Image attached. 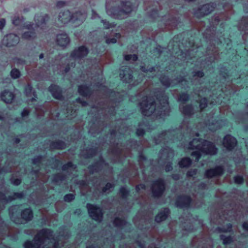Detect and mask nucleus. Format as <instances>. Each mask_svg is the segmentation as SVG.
Instances as JSON below:
<instances>
[{
  "mask_svg": "<svg viewBox=\"0 0 248 248\" xmlns=\"http://www.w3.org/2000/svg\"><path fill=\"white\" fill-rule=\"evenodd\" d=\"M58 241L54 240L53 232L43 229L34 236L32 241L27 240L23 244L24 248H59Z\"/></svg>",
  "mask_w": 248,
  "mask_h": 248,
  "instance_id": "nucleus-1",
  "label": "nucleus"
},
{
  "mask_svg": "<svg viewBox=\"0 0 248 248\" xmlns=\"http://www.w3.org/2000/svg\"><path fill=\"white\" fill-rule=\"evenodd\" d=\"M141 114L145 116H153L155 118L160 117L164 112V106L157 103L153 97H147L140 103Z\"/></svg>",
  "mask_w": 248,
  "mask_h": 248,
  "instance_id": "nucleus-2",
  "label": "nucleus"
},
{
  "mask_svg": "<svg viewBox=\"0 0 248 248\" xmlns=\"http://www.w3.org/2000/svg\"><path fill=\"white\" fill-rule=\"evenodd\" d=\"M218 214L219 217L223 220H230L232 217L235 220L239 219L244 216L243 207L240 204L235 205L231 210H221Z\"/></svg>",
  "mask_w": 248,
  "mask_h": 248,
  "instance_id": "nucleus-3",
  "label": "nucleus"
},
{
  "mask_svg": "<svg viewBox=\"0 0 248 248\" xmlns=\"http://www.w3.org/2000/svg\"><path fill=\"white\" fill-rule=\"evenodd\" d=\"M205 140L202 139L195 138L189 142L188 149L192 150H196L192 151L190 154L192 159L194 161L198 162L201 158L202 156L201 151Z\"/></svg>",
  "mask_w": 248,
  "mask_h": 248,
  "instance_id": "nucleus-4",
  "label": "nucleus"
},
{
  "mask_svg": "<svg viewBox=\"0 0 248 248\" xmlns=\"http://www.w3.org/2000/svg\"><path fill=\"white\" fill-rule=\"evenodd\" d=\"M86 208L89 216L93 219L99 222H102L104 213L102 208L91 203H87Z\"/></svg>",
  "mask_w": 248,
  "mask_h": 248,
  "instance_id": "nucleus-5",
  "label": "nucleus"
},
{
  "mask_svg": "<svg viewBox=\"0 0 248 248\" xmlns=\"http://www.w3.org/2000/svg\"><path fill=\"white\" fill-rule=\"evenodd\" d=\"M216 7V4L209 3L199 6L194 12V15L200 18L208 15L212 12Z\"/></svg>",
  "mask_w": 248,
  "mask_h": 248,
  "instance_id": "nucleus-6",
  "label": "nucleus"
},
{
  "mask_svg": "<svg viewBox=\"0 0 248 248\" xmlns=\"http://www.w3.org/2000/svg\"><path fill=\"white\" fill-rule=\"evenodd\" d=\"M89 53L88 48L84 46L76 47L71 53L70 57L75 60H81L85 58Z\"/></svg>",
  "mask_w": 248,
  "mask_h": 248,
  "instance_id": "nucleus-7",
  "label": "nucleus"
},
{
  "mask_svg": "<svg viewBox=\"0 0 248 248\" xmlns=\"http://www.w3.org/2000/svg\"><path fill=\"white\" fill-rule=\"evenodd\" d=\"M153 195L154 197H161L165 190V183L163 180L159 179L155 181L151 187Z\"/></svg>",
  "mask_w": 248,
  "mask_h": 248,
  "instance_id": "nucleus-8",
  "label": "nucleus"
},
{
  "mask_svg": "<svg viewBox=\"0 0 248 248\" xmlns=\"http://www.w3.org/2000/svg\"><path fill=\"white\" fill-rule=\"evenodd\" d=\"M192 199L190 195L182 194L177 198L176 205L180 208H187L189 207Z\"/></svg>",
  "mask_w": 248,
  "mask_h": 248,
  "instance_id": "nucleus-9",
  "label": "nucleus"
},
{
  "mask_svg": "<svg viewBox=\"0 0 248 248\" xmlns=\"http://www.w3.org/2000/svg\"><path fill=\"white\" fill-rule=\"evenodd\" d=\"M24 93L26 96L32 97L31 98L27 100V102L28 103L30 102L32 103L36 101L35 98L37 97V94L34 89L32 87L31 81L30 79L27 80V84L25 87Z\"/></svg>",
  "mask_w": 248,
  "mask_h": 248,
  "instance_id": "nucleus-10",
  "label": "nucleus"
},
{
  "mask_svg": "<svg viewBox=\"0 0 248 248\" xmlns=\"http://www.w3.org/2000/svg\"><path fill=\"white\" fill-rule=\"evenodd\" d=\"M217 148L215 145L211 141L206 140L203 144V147L201 151L202 153L207 155H214L217 154Z\"/></svg>",
  "mask_w": 248,
  "mask_h": 248,
  "instance_id": "nucleus-11",
  "label": "nucleus"
},
{
  "mask_svg": "<svg viewBox=\"0 0 248 248\" xmlns=\"http://www.w3.org/2000/svg\"><path fill=\"white\" fill-rule=\"evenodd\" d=\"M46 110L49 111L50 115L58 116L59 112L58 111L59 108L58 103L55 101L46 102L44 103L42 106Z\"/></svg>",
  "mask_w": 248,
  "mask_h": 248,
  "instance_id": "nucleus-12",
  "label": "nucleus"
},
{
  "mask_svg": "<svg viewBox=\"0 0 248 248\" xmlns=\"http://www.w3.org/2000/svg\"><path fill=\"white\" fill-rule=\"evenodd\" d=\"M33 24H29L25 26V28L29 31L24 32L21 35L22 39L27 40H33L37 37V34L33 28Z\"/></svg>",
  "mask_w": 248,
  "mask_h": 248,
  "instance_id": "nucleus-13",
  "label": "nucleus"
},
{
  "mask_svg": "<svg viewBox=\"0 0 248 248\" xmlns=\"http://www.w3.org/2000/svg\"><path fill=\"white\" fill-rule=\"evenodd\" d=\"M19 42V37L14 33H10L7 35L3 39V44L7 47L15 46Z\"/></svg>",
  "mask_w": 248,
  "mask_h": 248,
  "instance_id": "nucleus-14",
  "label": "nucleus"
},
{
  "mask_svg": "<svg viewBox=\"0 0 248 248\" xmlns=\"http://www.w3.org/2000/svg\"><path fill=\"white\" fill-rule=\"evenodd\" d=\"M48 91L55 99L61 101L64 100V97L62 94V89L58 85L51 84L48 88Z\"/></svg>",
  "mask_w": 248,
  "mask_h": 248,
  "instance_id": "nucleus-15",
  "label": "nucleus"
},
{
  "mask_svg": "<svg viewBox=\"0 0 248 248\" xmlns=\"http://www.w3.org/2000/svg\"><path fill=\"white\" fill-rule=\"evenodd\" d=\"M224 172L222 166H218L214 168L206 170L205 176L208 178H211L214 177H219L222 176Z\"/></svg>",
  "mask_w": 248,
  "mask_h": 248,
  "instance_id": "nucleus-16",
  "label": "nucleus"
},
{
  "mask_svg": "<svg viewBox=\"0 0 248 248\" xmlns=\"http://www.w3.org/2000/svg\"><path fill=\"white\" fill-rule=\"evenodd\" d=\"M235 138L230 135H227L223 139V145L229 151L232 150L237 145Z\"/></svg>",
  "mask_w": 248,
  "mask_h": 248,
  "instance_id": "nucleus-17",
  "label": "nucleus"
},
{
  "mask_svg": "<svg viewBox=\"0 0 248 248\" xmlns=\"http://www.w3.org/2000/svg\"><path fill=\"white\" fill-rule=\"evenodd\" d=\"M50 17L48 14L37 16L35 17V22L37 27L43 28L46 27L49 20Z\"/></svg>",
  "mask_w": 248,
  "mask_h": 248,
  "instance_id": "nucleus-18",
  "label": "nucleus"
},
{
  "mask_svg": "<svg viewBox=\"0 0 248 248\" xmlns=\"http://www.w3.org/2000/svg\"><path fill=\"white\" fill-rule=\"evenodd\" d=\"M70 41V38L66 33L59 34L57 35V44L63 48L65 47L69 44Z\"/></svg>",
  "mask_w": 248,
  "mask_h": 248,
  "instance_id": "nucleus-19",
  "label": "nucleus"
},
{
  "mask_svg": "<svg viewBox=\"0 0 248 248\" xmlns=\"http://www.w3.org/2000/svg\"><path fill=\"white\" fill-rule=\"evenodd\" d=\"M15 94L9 90H5L0 94L1 100L6 104H11L15 98Z\"/></svg>",
  "mask_w": 248,
  "mask_h": 248,
  "instance_id": "nucleus-20",
  "label": "nucleus"
},
{
  "mask_svg": "<svg viewBox=\"0 0 248 248\" xmlns=\"http://www.w3.org/2000/svg\"><path fill=\"white\" fill-rule=\"evenodd\" d=\"M170 213L169 208H164L159 211L158 214L155 217V221L157 223H160L165 220Z\"/></svg>",
  "mask_w": 248,
  "mask_h": 248,
  "instance_id": "nucleus-21",
  "label": "nucleus"
},
{
  "mask_svg": "<svg viewBox=\"0 0 248 248\" xmlns=\"http://www.w3.org/2000/svg\"><path fill=\"white\" fill-rule=\"evenodd\" d=\"M121 34L120 33H115L111 31L110 34H107L104 36L105 42L108 44H114L117 42V39H120Z\"/></svg>",
  "mask_w": 248,
  "mask_h": 248,
  "instance_id": "nucleus-22",
  "label": "nucleus"
},
{
  "mask_svg": "<svg viewBox=\"0 0 248 248\" xmlns=\"http://www.w3.org/2000/svg\"><path fill=\"white\" fill-rule=\"evenodd\" d=\"M50 150L51 151L54 150H62L66 148V144L63 141L57 140L52 141L49 145Z\"/></svg>",
  "mask_w": 248,
  "mask_h": 248,
  "instance_id": "nucleus-23",
  "label": "nucleus"
},
{
  "mask_svg": "<svg viewBox=\"0 0 248 248\" xmlns=\"http://www.w3.org/2000/svg\"><path fill=\"white\" fill-rule=\"evenodd\" d=\"M20 216L21 218L26 221H31L33 217L32 211L31 208H26L22 210Z\"/></svg>",
  "mask_w": 248,
  "mask_h": 248,
  "instance_id": "nucleus-24",
  "label": "nucleus"
},
{
  "mask_svg": "<svg viewBox=\"0 0 248 248\" xmlns=\"http://www.w3.org/2000/svg\"><path fill=\"white\" fill-rule=\"evenodd\" d=\"M121 7L122 10L120 12H123L125 15L129 14L132 11L133 6L132 3L129 1H122Z\"/></svg>",
  "mask_w": 248,
  "mask_h": 248,
  "instance_id": "nucleus-25",
  "label": "nucleus"
},
{
  "mask_svg": "<svg viewBox=\"0 0 248 248\" xmlns=\"http://www.w3.org/2000/svg\"><path fill=\"white\" fill-rule=\"evenodd\" d=\"M78 92L81 95L84 97H90L92 94V91L90 88L84 85L78 86Z\"/></svg>",
  "mask_w": 248,
  "mask_h": 248,
  "instance_id": "nucleus-26",
  "label": "nucleus"
},
{
  "mask_svg": "<svg viewBox=\"0 0 248 248\" xmlns=\"http://www.w3.org/2000/svg\"><path fill=\"white\" fill-rule=\"evenodd\" d=\"M97 152V148H90L87 149L84 152V156L85 158H92L96 155Z\"/></svg>",
  "mask_w": 248,
  "mask_h": 248,
  "instance_id": "nucleus-27",
  "label": "nucleus"
},
{
  "mask_svg": "<svg viewBox=\"0 0 248 248\" xmlns=\"http://www.w3.org/2000/svg\"><path fill=\"white\" fill-rule=\"evenodd\" d=\"M65 178V175L62 173H58L53 176L52 181L55 184H58L61 183Z\"/></svg>",
  "mask_w": 248,
  "mask_h": 248,
  "instance_id": "nucleus-28",
  "label": "nucleus"
},
{
  "mask_svg": "<svg viewBox=\"0 0 248 248\" xmlns=\"http://www.w3.org/2000/svg\"><path fill=\"white\" fill-rule=\"evenodd\" d=\"M181 109H182V112L185 115L191 116L193 114L194 108L191 105L188 104L183 106Z\"/></svg>",
  "mask_w": 248,
  "mask_h": 248,
  "instance_id": "nucleus-29",
  "label": "nucleus"
},
{
  "mask_svg": "<svg viewBox=\"0 0 248 248\" xmlns=\"http://www.w3.org/2000/svg\"><path fill=\"white\" fill-rule=\"evenodd\" d=\"M192 163L191 159L189 157H184L179 162V167L181 168L189 167Z\"/></svg>",
  "mask_w": 248,
  "mask_h": 248,
  "instance_id": "nucleus-30",
  "label": "nucleus"
},
{
  "mask_svg": "<svg viewBox=\"0 0 248 248\" xmlns=\"http://www.w3.org/2000/svg\"><path fill=\"white\" fill-rule=\"evenodd\" d=\"M113 224L115 227L120 228L125 226L126 222L124 218L116 217L114 219Z\"/></svg>",
  "mask_w": 248,
  "mask_h": 248,
  "instance_id": "nucleus-31",
  "label": "nucleus"
},
{
  "mask_svg": "<svg viewBox=\"0 0 248 248\" xmlns=\"http://www.w3.org/2000/svg\"><path fill=\"white\" fill-rule=\"evenodd\" d=\"M70 16L68 13L63 12L59 15V19L64 24L67 23L70 20Z\"/></svg>",
  "mask_w": 248,
  "mask_h": 248,
  "instance_id": "nucleus-32",
  "label": "nucleus"
},
{
  "mask_svg": "<svg viewBox=\"0 0 248 248\" xmlns=\"http://www.w3.org/2000/svg\"><path fill=\"white\" fill-rule=\"evenodd\" d=\"M160 81L162 84L166 87H169L170 85V80L165 75L161 76L160 78Z\"/></svg>",
  "mask_w": 248,
  "mask_h": 248,
  "instance_id": "nucleus-33",
  "label": "nucleus"
},
{
  "mask_svg": "<svg viewBox=\"0 0 248 248\" xmlns=\"http://www.w3.org/2000/svg\"><path fill=\"white\" fill-rule=\"evenodd\" d=\"M20 205H16L13 206L11 208V210H10V213L13 217H16L17 212H20V211L21 210L20 209Z\"/></svg>",
  "mask_w": 248,
  "mask_h": 248,
  "instance_id": "nucleus-34",
  "label": "nucleus"
},
{
  "mask_svg": "<svg viewBox=\"0 0 248 248\" xmlns=\"http://www.w3.org/2000/svg\"><path fill=\"white\" fill-rule=\"evenodd\" d=\"M138 57L136 54H125L124 55V60L126 61L132 60L133 62L138 60Z\"/></svg>",
  "mask_w": 248,
  "mask_h": 248,
  "instance_id": "nucleus-35",
  "label": "nucleus"
},
{
  "mask_svg": "<svg viewBox=\"0 0 248 248\" xmlns=\"http://www.w3.org/2000/svg\"><path fill=\"white\" fill-rule=\"evenodd\" d=\"M10 75L11 77L14 79L18 78L21 76V74L19 70L16 68H13L11 70Z\"/></svg>",
  "mask_w": 248,
  "mask_h": 248,
  "instance_id": "nucleus-36",
  "label": "nucleus"
},
{
  "mask_svg": "<svg viewBox=\"0 0 248 248\" xmlns=\"http://www.w3.org/2000/svg\"><path fill=\"white\" fill-rule=\"evenodd\" d=\"M178 100L184 103L187 101L189 99V96L186 93H182L178 95Z\"/></svg>",
  "mask_w": 248,
  "mask_h": 248,
  "instance_id": "nucleus-37",
  "label": "nucleus"
},
{
  "mask_svg": "<svg viewBox=\"0 0 248 248\" xmlns=\"http://www.w3.org/2000/svg\"><path fill=\"white\" fill-rule=\"evenodd\" d=\"M129 194L128 191L124 187L120 188L119 191L120 196L122 199H126Z\"/></svg>",
  "mask_w": 248,
  "mask_h": 248,
  "instance_id": "nucleus-38",
  "label": "nucleus"
},
{
  "mask_svg": "<svg viewBox=\"0 0 248 248\" xmlns=\"http://www.w3.org/2000/svg\"><path fill=\"white\" fill-rule=\"evenodd\" d=\"M200 111L203 110L207 106V100L205 98L201 99L199 102Z\"/></svg>",
  "mask_w": 248,
  "mask_h": 248,
  "instance_id": "nucleus-39",
  "label": "nucleus"
},
{
  "mask_svg": "<svg viewBox=\"0 0 248 248\" xmlns=\"http://www.w3.org/2000/svg\"><path fill=\"white\" fill-rule=\"evenodd\" d=\"M114 187V185L110 183H108L105 186H104L102 189V192L103 193H108L111 191V189Z\"/></svg>",
  "mask_w": 248,
  "mask_h": 248,
  "instance_id": "nucleus-40",
  "label": "nucleus"
},
{
  "mask_svg": "<svg viewBox=\"0 0 248 248\" xmlns=\"http://www.w3.org/2000/svg\"><path fill=\"white\" fill-rule=\"evenodd\" d=\"M24 197V195L22 192H15L11 196H9V198L11 200H14L17 199H22Z\"/></svg>",
  "mask_w": 248,
  "mask_h": 248,
  "instance_id": "nucleus-41",
  "label": "nucleus"
},
{
  "mask_svg": "<svg viewBox=\"0 0 248 248\" xmlns=\"http://www.w3.org/2000/svg\"><path fill=\"white\" fill-rule=\"evenodd\" d=\"M31 111V108L29 107L25 108L21 112V116L22 118H27L29 115Z\"/></svg>",
  "mask_w": 248,
  "mask_h": 248,
  "instance_id": "nucleus-42",
  "label": "nucleus"
},
{
  "mask_svg": "<svg viewBox=\"0 0 248 248\" xmlns=\"http://www.w3.org/2000/svg\"><path fill=\"white\" fill-rule=\"evenodd\" d=\"M35 113L38 117H41L44 116L45 111L42 107L35 108Z\"/></svg>",
  "mask_w": 248,
  "mask_h": 248,
  "instance_id": "nucleus-43",
  "label": "nucleus"
},
{
  "mask_svg": "<svg viewBox=\"0 0 248 248\" xmlns=\"http://www.w3.org/2000/svg\"><path fill=\"white\" fill-rule=\"evenodd\" d=\"M220 232H230L232 231V225L230 223L227 225L226 227H223L222 228H218Z\"/></svg>",
  "mask_w": 248,
  "mask_h": 248,
  "instance_id": "nucleus-44",
  "label": "nucleus"
},
{
  "mask_svg": "<svg viewBox=\"0 0 248 248\" xmlns=\"http://www.w3.org/2000/svg\"><path fill=\"white\" fill-rule=\"evenodd\" d=\"M22 18L18 16H15L13 19V23L15 26H19L21 24Z\"/></svg>",
  "mask_w": 248,
  "mask_h": 248,
  "instance_id": "nucleus-45",
  "label": "nucleus"
},
{
  "mask_svg": "<svg viewBox=\"0 0 248 248\" xmlns=\"http://www.w3.org/2000/svg\"><path fill=\"white\" fill-rule=\"evenodd\" d=\"M75 195L73 194H68L64 196V201L66 202H71L75 199Z\"/></svg>",
  "mask_w": 248,
  "mask_h": 248,
  "instance_id": "nucleus-46",
  "label": "nucleus"
},
{
  "mask_svg": "<svg viewBox=\"0 0 248 248\" xmlns=\"http://www.w3.org/2000/svg\"><path fill=\"white\" fill-rule=\"evenodd\" d=\"M234 183L236 184L241 185L244 182V179L243 176L240 175H237L233 178Z\"/></svg>",
  "mask_w": 248,
  "mask_h": 248,
  "instance_id": "nucleus-47",
  "label": "nucleus"
},
{
  "mask_svg": "<svg viewBox=\"0 0 248 248\" xmlns=\"http://www.w3.org/2000/svg\"><path fill=\"white\" fill-rule=\"evenodd\" d=\"M43 160V156L39 155L34 158L32 160V163L34 164L38 165L40 164Z\"/></svg>",
  "mask_w": 248,
  "mask_h": 248,
  "instance_id": "nucleus-48",
  "label": "nucleus"
},
{
  "mask_svg": "<svg viewBox=\"0 0 248 248\" xmlns=\"http://www.w3.org/2000/svg\"><path fill=\"white\" fill-rule=\"evenodd\" d=\"M212 23L214 24L217 25L218 24V23L220 20V17L218 15H215L212 17Z\"/></svg>",
  "mask_w": 248,
  "mask_h": 248,
  "instance_id": "nucleus-49",
  "label": "nucleus"
},
{
  "mask_svg": "<svg viewBox=\"0 0 248 248\" xmlns=\"http://www.w3.org/2000/svg\"><path fill=\"white\" fill-rule=\"evenodd\" d=\"M73 166V163L71 162H68L67 163L64 164L62 167V169L63 171L67 170L70 168H72Z\"/></svg>",
  "mask_w": 248,
  "mask_h": 248,
  "instance_id": "nucleus-50",
  "label": "nucleus"
},
{
  "mask_svg": "<svg viewBox=\"0 0 248 248\" xmlns=\"http://www.w3.org/2000/svg\"><path fill=\"white\" fill-rule=\"evenodd\" d=\"M223 237L224 236L223 235L221 236V239L223 240V243L224 244L227 245L231 243L232 241V238L231 236L225 237L224 238Z\"/></svg>",
  "mask_w": 248,
  "mask_h": 248,
  "instance_id": "nucleus-51",
  "label": "nucleus"
},
{
  "mask_svg": "<svg viewBox=\"0 0 248 248\" xmlns=\"http://www.w3.org/2000/svg\"><path fill=\"white\" fill-rule=\"evenodd\" d=\"M197 170L196 169L190 170L187 172L186 176L187 177H193L197 173Z\"/></svg>",
  "mask_w": 248,
  "mask_h": 248,
  "instance_id": "nucleus-52",
  "label": "nucleus"
},
{
  "mask_svg": "<svg viewBox=\"0 0 248 248\" xmlns=\"http://www.w3.org/2000/svg\"><path fill=\"white\" fill-rule=\"evenodd\" d=\"M66 5V2L63 1H58L56 4V6L58 8H61Z\"/></svg>",
  "mask_w": 248,
  "mask_h": 248,
  "instance_id": "nucleus-53",
  "label": "nucleus"
},
{
  "mask_svg": "<svg viewBox=\"0 0 248 248\" xmlns=\"http://www.w3.org/2000/svg\"><path fill=\"white\" fill-rule=\"evenodd\" d=\"M93 170L95 172H98L100 170V164L98 162L95 163L93 166Z\"/></svg>",
  "mask_w": 248,
  "mask_h": 248,
  "instance_id": "nucleus-54",
  "label": "nucleus"
},
{
  "mask_svg": "<svg viewBox=\"0 0 248 248\" xmlns=\"http://www.w3.org/2000/svg\"><path fill=\"white\" fill-rule=\"evenodd\" d=\"M204 74L203 72L201 71H198L195 72L194 77H197L198 78H202L204 76Z\"/></svg>",
  "mask_w": 248,
  "mask_h": 248,
  "instance_id": "nucleus-55",
  "label": "nucleus"
},
{
  "mask_svg": "<svg viewBox=\"0 0 248 248\" xmlns=\"http://www.w3.org/2000/svg\"><path fill=\"white\" fill-rule=\"evenodd\" d=\"M148 69H149V66H146V65L140 66V70L144 73L148 72Z\"/></svg>",
  "mask_w": 248,
  "mask_h": 248,
  "instance_id": "nucleus-56",
  "label": "nucleus"
},
{
  "mask_svg": "<svg viewBox=\"0 0 248 248\" xmlns=\"http://www.w3.org/2000/svg\"><path fill=\"white\" fill-rule=\"evenodd\" d=\"M135 243L140 247V248H144L145 244L144 243H142V242L139 241V240H136L135 241Z\"/></svg>",
  "mask_w": 248,
  "mask_h": 248,
  "instance_id": "nucleus-57",
  "label": "nucleus"
},
{
  "mask_svg": "<svg viewBox=\"0 0 248 248\" xmlns=\"http://www.w3.org/2000/svg\"><path fill=\"white\" fill-rule=\"evenodd\" d=\"M21 180L20 179L16 178L13 180V183L16 186H18L20 184Z\"/></svg>",
  "mask_w": 248,
  "mask_h": 248,
  "instance_id": "nucleus-58",
  "label": "nucleus"
},
{
  "mask_svg": "<svg viewBox=\"0 0 248 248\" xmlns=\"http://www.w3.org/2000/svg\"><path fill=\"white\" fill-rule=\"evenodd\" d=\"M105 26V28L106 29H109V28H112V27H114V25H112V24H109L108 22H107V21H103Z\"/></svg>",
  "mask_w": 248,
  "mask_h": 248,
  "instance_id": "nucleus-59",
  "label": "nucleus"
},
{
  "mask_svg": "<svg viewBox=\"0 0 248 248\" xmlns=\"http://www.w3.org/2000/svg\"><path fill=\"white\" fill-rule=\"evenodd\" d=\"M5 25V20L4 19H0V31L1 30Z\"/></svg>",
  "mask_w": 248,
  "mask_h": 248,
  "instance_id": "nucleus-60",
  "label": "nucleus"
},
{
  "mask_svg": "<svg viewBox=\"0 0 248 248\" xmlns=\"http://www.w3.org/2000/svg\"><path fill=\"white\" fill-rule=\"evenodd\" d=\"M242 227L243 228L246 230V231H248V221H245L243 223V225H242Z\"/></svg>",
  "mask_w": 248,
  "mask_h": 248,
  "instance_id": "nucleus-61",
  "label": "nucleus"
},
{
  "mask_svg": "<svg viewBox=\"0 0 248 248\" xmlns=\"http://www.w3.org/2000/svg\"><path fill=\"white\" fill-rule=\"evenodd\" d=\"M70 66L69 64H67L66 67L64 68V70H62V72H63L64 73H67L70 70Z\"/></svg>",
  "mask_w": 248,
  "mask_h": 248,
  "instance_id": "nucleus-62",
  "label": "nucleus"
},
{
  "mask_svg": "<svg viewBox=\"0 0 248 248\" xmlns=\"http://www.w3.org/2000/svg\"><path fill=\"white\" fill-rule=\"evenodd\" d=\"M20 142V140L19 138H15L13 139V144L14 145H17Z\"/></svg>",
  "mask_w": 248,
  "mask_h": 248,
  "instance_id": "nucleus-63",
  "label": "nucleus"
},
{
  "mask_svg": "<svg viewBox=\"0 0 248 248\" xmlns=\"http://www.w3.org/2000/svg\"><path fill=\"white\" fill-rule=\"evenodd\" d=\"M148 72L152 73L156 71V69L155 67H149L148 69Z\"/></svg>",
  "mask_w": 248,
  "mask_h": 248,
  "instance_id": "nucleus-64",
  "label": "nucleus"
}]
</instances>
